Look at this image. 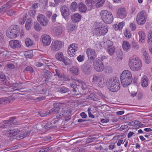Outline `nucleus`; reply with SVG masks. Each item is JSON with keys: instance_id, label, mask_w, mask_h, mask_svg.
<instances>
[{"instance_id": "f257e3e1", "label": "nucleus", "mask_w": 152, "mask_h": 152, "mask_svg": "<svg viewBox=\"0 0 152 152\" xmlns=\"http://www.w3.org/2000/svg\"><path fill=\"white\" fill-rule=\"evenodd\" d=\"M132 79L131 73L128 70L124 71L120 75L121 83L124 87L130 85L132 82Z\"/></svg>"}, {"instance_id": "f03ea898", "label": "nucleus", "mask_w": 152, "mask_h": 152, "mask_svg": "<svg viewBox=\"0 0 152 152\" xmlns=\"http://www.w3.org/2000/svg\"><path fill=\"white\" fill-rule=\"evenodd\" d=\"M107 85L109 89L113 92H116L120 90V83L118 78L113 77L110 78L107 80Z\"/></svg>"}, {"instance_id": "7ed1b4c3", "label": "nucleus", "mask_w": 152, "mask_h": 152, "mask_svg": "<svg viewBox=\"0 0 152 152\" xmlns=\"http://www.w3.org/2000/svg\"><path fill=\"white\" fill-rule=\"evenodd\" d=\"M108 30V26L104 24L100 23H96L95 24L94 32L97 36L105 35Z\"/></svg>"}, {"instance_id": "20e7f679", "label": "nucleus", "mask_w": 152, "mask_h": 152, "mask_svg": "<svg viewBox=\"0 0 152 152\" xmlns=\"http://www.w3.org/2000/svg\"><path fill=\"white\" fill-rule=\"evenodd\" d=\"M129 65L130 69L133 71L139 70L142 66L141 61L137 58H130Z\"/></svg>"}, {"instance_id": "39448f33", "label": "nucleus", "mask_w": 152, "mask_h": 152, "mask_svg": "<svg viewBox=\"0 0 152 152\" xmlns=\"http://www.w3.org/2000/svg\"><path fill=\"white\" fill-rule=\"evenodd\" d=\"M100 16L102 20L106 23H111L113 20L111 13L107 10H102L100 12Z\"/></svg>"}, {"instance_id": "423d86ee", "label": "nucleus", "mask_w": 152, "mask_h": 152, "mask_svg": "<svg viewBox=\"0 0 152 152\" xmlns=\"http://www.w3.org/2000/svg\"><path fill=\"white\" fill-rule=\"evenodd\" d=\"M19 31L17 25H12L11 26L10 29L7 30V35L9 38L15 39L19 35Z\"/></svg>"}, {"instance_id": "0eeeda50", "label": "nucleus", "mask_w": 152, "mask_h": 152, "mask_svg": "<svg viewBox=\"0 0 152 152\" xmlns=\"http://www.w3.org/2000/svg\"><path fill=\"white\" fill-rule=\"evenodd\" d=\"M146 13L144 11L142 10L140 12L136 18L137 23L140 25H143L146 22Z\"/></svg>"}, {"instance_id": "6e6552de", "label": "nucleus", "mask_w": 152, "mask_h": 152, "mask_svg": "<svg viewBox=\"0 0 152 152\" xmlns=\"http://www.w3.org/2000/svg\"><path fill=\"white\" fill-rule=\"evenodd\" d=\"M60 120V118L58 117L54 118L51 122L47 123L45 126V128L47 129L56 128L57 126L59 125V121Z\"/></svg>"}, {"instance_id": "1a4fd4ad", "label": "nucleus", "mask_w": 152, "mask_h": 152, "mask_svg": "<svg viewBox=\"0 0 152 152\" xmlns=\"http://www.w3.org/2000/svg\"><path fill=\"white\" fill-rule=\"evenodd\" d=\"M94 69L97 72H101L104 68L103 62L100 59H96L93 62Z\"/></svg>"}, {"instance_id": "9d476101", "label": "nucleus", "mask_w": 152, "mask_h": 152, "mask_svg": "<svg viewBox=\"0 0 152 152\" xmlns=\"http://www.w3.org/2000/svg\"><path fill=\"white\" fill-rule=\"evenodd\" d=\"M62 43L61 41L58 40L53 41L50 48L53 52L58 51L62 47Z\"/></svg>"}, {"instance_id": "9b49d317", "label": "nucleus", "mask_w": 152, "mask_h": 152, "mask_svg": "<svg viewBox=\"0 0 152 152\" xmlns=\"http://www.w3.org/2000/svg\"><path fill=\"white\" fill-rule=\"evenodd\" d=\"M127 12L125 8L123 7H119L116 11V16L121 19L125 18L127 16Z\"/></svg>"}, {"instance_id": "f8f14e48", "label": "nucleus", "mask_w": 152, "mask_h": 152, "mask_svg": "<svg viewBox=\"0 0 152 152\" xmlns=\"http://www.w3.org/2000/svg\"><path fill=\"white\" fill-rule=\"evenodd\" d=\"M37 20L40 25L43 26H46L48 24V20L43 15L39 14L37 16Z\"/></svg>"}, {"instance_id": "ddd939ff", "label": "nucleus", "mask_w": 152, "mask_h": 152, "mask_svg": "<svg viewBox=\"0 0 152 152\" xmlns=\"http://www.w3.org/2000/svg\"><path fill=\"white\" fill-rule=\"evenodd\" d=\"M86 53L88 59L90 61H92L97 56L95 50L90 48L86 50Z\"/></svg>"}, {"instance_id": "4468645a", "label": "nucleus", "mask_w": 152, "mask_h": 152, "mask_svg": "<svg viewBox=\"0 0 152 152\" xmlns=\"http://www.w3.org/2000/svg\"><path fill=\"white\" fill-rule=\"evenodd\" d=\"M78 49L77 44H72L68 47L67 53L71 57L73 56L75 54V53Z\"/></svg>"}, {"instance_id": "2eb2a0df", "label": "nucleus", "mask_w": 152, "mask_h": 152, "mask_svg": "<svg viewBox=\"0 0 152 152\" xmlns=\"http://www.w3.org/2000/svg\"><path fill=\"white\" fill-rule=\"evenodd\" d=\"M53 105L54 107L53 108L47 111V113H48V115L54 114L56 113H57L58 115H59L58 113L61 109V104L59 103H56L54 104Z\"/></svg>"}, {"instance_id": "dca6fc26", "label": "nucleus", "mask_w": 152, "mask_h": 152, "mask_svg": "<svg viewBox=\"0 0 152 152\" xmlns=\"http://www.w3.org/2000/svg\"><path fill=\"white\" fill-rule=\"evenodd\" d=\"M41 39L42 41L43 45L45 46H48L49 45L51 41V39L48 35L44 34L41 37Z\"/></svg>"}, {"instance_id": "f3484780", "label": "nucleus", "mask_w": 152, "mask_h": 152, "mask_svg": "<svg viewBox=\"0 0 152 152\" xmlns=\"http://www.w3.org/2000/svg\"><path fill=\"white\" fill-rule=\"evenodd\" d=\"M20 132V130L18 129L7 130L4 131V133L7 137H11L18 134Z\"/></svg>"}, {"instance_id": "a211bd4d", "label": "nucleus", "mask_w": 152, "mask_h": 152, "mask_svg": "<svg viewBox=\"0 0 152 152\" xmlns=\"http://www.w3.org/2000/svg\"><path fill=\"white\" fill-rule=\"evenodd\" d=\"M60 10L62 16L65 19H67L70 14L69 10L66 5L62 6L60 8Z\"/></svg>"}, {"instance_id": "6ab92c4d", "label": "nucleus", "mask_w": 152, "mask_h": 152, "mask_svg": "<svg viewBox=\"0 0 152 152\" xmlns=\"http://www.w3.org/2000/svg\"><path fill=\"white\" fill-rule=\"evenodd\" d=\"M91 67L89 63L87 62L83 64L82 67V70L83 72L86 74H89L91 70Z\"/></svg>"}, {"instance_id": "aec40b11", "label": "nucleus", "mask_w": 152, "mask_h": 152, "mask_svg": "<svg viewBox=\"0 0 152 152\" xmlns=\"http://www.w3.org/2000/svg\"><path fill=\"white\" fill-rule=\"evenodd\" d=\"M71 113L68 110L65 111L64 110L62 112V115H59V117L57 115L56 116V118L58 117L61 118H64L66 120H69L71 118Z\"/></svg>"}, {"instance_id": "412c9836", "label": "nucleus", "mask_w": 152, "mask_h": 152, "mask_svg": "<svg viewBox=\"0 0 152 152\" xmlns=\"http://www.w3.org/2000/svg\"><path fill=\"white\" fill-rule=\"evenodd\" d=\"M9 45L13 49L20 48L21 47L19 42L17 40H13L10 41L9 42Z\"/></svg>"}, {"instance_id": "4be33fe9", "label": "nucleus", "mask_w": 152, "mask_h": 152, "mask_svg": "<svg viewBox=\"0 0 152 152\" xmlns=\"http://www.w3.org/2000/svg\"><path fill=\"white\" fill-rule=\"evenodd\" d=\"M43 73V76L45 78V83L46 82L48 81L53 76V74L50 71L47 70H45Z\"/></svg>"}, {"instance_id": "5701e85b", "label": "nucleus", "mask_w": 152, "mask_h": 152, "mask_svg": "<svg viewBox=\"0 0 152 152\" xmlns=\"http://www.w3.org/2000/svg\"><path fill=\"white\" fill-rule=\"evenodd\" d=\"M62 28L60 26H55L53 28V33L56 36L60 35L62 33Z\"/></svg>"}, {"instance_id": "b1692460", "label": "nucleus", "mask_w": 152, "mask_h": 152, "mask_svg": "<svg viewBox=\"0 0 152 152\" xmlns=\"http://www.w3.org/2000/svg\"><path fill=\"white\" fill-rule=\"evenodd\" d=\"M148 79L147 76L144 75L141 80V85L143 87H147L148 85Z\"/></svg>"}, {"instance_id": "393cba45", "label": "nucleus", "mask_w": 152, "mask_h": 152, "mask_svg": "<svg viewBox=\"0 0 152 152\" xmlns=\"http://www.w3.org/2000/svg\"><path fill=\"white\" fill-rule=\"evenodd\" d=\"M79 11L82 13H85L87 10V7L83 3L80 2L78 6Z\"/></svg>"}, {"instance_id": "a878e982", "label": "nucleus", "mask_w": 152, "mask_h": 152, "mask_svg": "<svg viewBox=\"0 0 152 152\" xmlns=\"http://www.w3.org/2000/svg\"><path fill=\"white\" fill-rule=\"evenodd\" d=\"M81 18V15L78 13L75 14L71 16L72 20L73 22H79Z\"/></svg>"}, {"instance_id": "bb28decb", "label": "nucleus", "mask_w": 152, "mask_h": 152, "mask_svg": "<svg viewBox=\"0 0 152 152\" xmlns=\"http://www.w3.org/2000/svg\"><path fill=\"white\" fill-rule=\"evenodd\" d=\"M122 47L124 51L128 52L129 50L130 45L128 42L124 41L122 44Z\"/></svg>"}, {"instance_id": "cd10ccee", "label": "nucleus", "mask_w": 152, "mask_h": 152, "mask_svg": "<svg viewBox=\"0 0 152 152\" xmlns=\"http://www.w3.org/2000/svg\"><path fill=\"white\" fill-rule=\"evenodd\" d=\"M142 55L143 57L144 58L145 62L146 64H149L151 62L150 59L145 50H143Z\"/></svg>"}, {"instance_id": "c85d7f7f", "label": "nucleus", "mask_w": 152, "mask_h": 152, "mask_svg": "<svg viewBox=\"0 0 152 152\" xmlns=\"http://www.w3.org/2000/svg\"><path fill=\"white\" fill-rule=\"evenodd\" d=\"M138 34L140 38L139 42H143L145 38V33L143 31H141L138 32Z\"/></svg>"}, {"instance_id": "c756f323", "label": "nucleus", "mask_w": 152, "mask_h": 152, "mask_svg": "<svg viewBox=\"0 0 152 152\" xmlns=\"http://www.w3.org/2000/svg\"><path fill=\"white\" fill-rule=\"evenodd\" d=\"M13 122V120H12L4 121V129L12 127L13 125H12V123Z\"/></svg>"}, {"instance_id": "7c9ffc66", "label": "nucleus", "mask_w": 152, "mask_h": 152, "mask_svg": "<svg viewBox=\"0 0 152 152\" xmlns=\"http://www.w3.org/2000/svg\"><path fill=\"white\" fill-rule=\"evenodd\" d=\"M33 23L32 22L31 18H28L27 19L25 24V28L27 30H29L31 28Z\"/></svg>"}, {"instance_id": "2f4dec72", "label": "nucleus", "mask_w": 152, "mask_h": 152, "mask_svg": "<svg viewBox=\"0 0 152 152\" xmlns=\"http://www.w3.org/2000/svg\"><path fill=\"white\" fill-rule=\"evenodd\" d=\"M87 99L89 100H92L96 101L98 100V97L96 94H91L87 96Z\"/></svg>"}, {"instance_id": "473e14b6", "label": "nucleus", "mask_w": 152, "mask_h": 152, "mask_svg": "<svg viewBox=\"0 0 152 152\" xmlns=\"http://www.w3.org/2000/svg\"><path fill=\"white\" fill-rule=\"evenodd\" d=\"M0 79L1 83L3 84L8 86L9 82H8L7 80L5 78V76L4 74H0Z\"/></svg>"}, {"instance_id": "72a5a7b5", "label": "nucleus", "mask_w": 152, "mask_h": 152, "mask_svg": "<svg viewBox=\"0 0 152 152\" xmlns=\"http://www.w3.org/2000/svg\"><path fill=\"white\" fill-rule=\"evenodd\" d=\"M55 57L56 59L60 61H62L63 60L64 57L63 53L61 52H59L55 55Z\"/></svg>"}, {"instance_id": "f704fd0d", "label": "nucleus", "mask_w": 152, "mask_h": 152, "mask_svg": "<svg viewBox=\"0 0 152 152\" xmlns=\"http://www.w3.org/2000/svg\"><path fill=\"white\" fill-rule=\"evenodd\" d=\"M70 86L72 88V91L75 92H77L78 91V88H77V85L75 82H73L70 84Z\"/></svg>"}, {"instance_id": "c9c22d12", "label": "nucleus", "mask_w": 152, "mask_h": 152, "mask_svg": "<svg viewBox=\"0 0 152 152\" xmlns=\"http://www.w3.org/2000/svg\"><path fill=\"white\" fill-rule=\"evenodd\" d=\"M98 137V136L97 135L89 136V137L87 139L86 142L88 143L91 142H93L94 140L97 139Z\"/></svg>"}, {"instance_id": "e433bc0d", "label": "nucleus", "mask_w": 152, "mask_h": 152, "mask_svg": "<svg viewBox=\"0 0 152 152\" xmlns=\"http://www.w3.org/2000/svg\"><path fill=\"white\" fill-rule=\"evenodd\" d=\"M71 71L72 73L76 75H77L79 73V69L76 66H74L72 68Z\"/></svg>"}, {"instance_id": "4c0bfd02", "label": "nucleus", "mask_w": 152, "mask_h": 152, "mask_svg": "<svg viewBox=\"0 0 152 152\" xmlns=\"http://www.w3.org/2000/svg\"><path fill=\"white\" fill-rule=\"evenodd\" d=\"M34 29L37 31H40L42 29L41 26L37 22H34Z\"/></svg>"}, {"instance_id": "58836bf2", "label": "nucleus", "mask_w": 152, "mask_h": 152, "mask_svg": "<svg viewBox=\"0 0 152 152\" xmlns=\"http://www.w3.org/2000/svg\"><path fill=\"white\" fill-rule=\"evenodd\" d=\"M25 42L26 45L27 47L30 46L33 44V42L29 38H27L26 39Z\"/></svg>"}, {"instance_id": "ea45409f", "label": "nucleus", "mask_w": 152, "mask_h": 152, "mask_svg": "<svg viewBox=\"0 0 152 152\" xmlns=\"http://www.w3.org/2000/svg\"><path fill=\"white\" fill-rule=\"evenodd\" d=\"M105 0H98L95 6L96 8L101 7L104 4Z\"/></svg>"}, {"instance_id": "a19ab883", "label": "nucleus", "mask_w": 152, "mask_h": 152, "mask_svg": "<svg viewBox=\"0 0 152 152\" xmlns=\"http://www.w3.org/2000/svg\"><path fill=\"white\" fill-rule=\"evenodd\" d=\"M99 86L100 87H103L105 85V81L104 79L102 77H100L98 82L97 83Z\"/></svg>"}, {"instance_id": "79ce46f5", "label": "nucleus", "mask_w": 152, "mask_h": 152, "mask_svg": "<svg viewBox=\"0 0 152 152\" xmlns=\"http://www.w3.org/2000/svg\"><path fill=\"white\" fill-rule=\"evenodd\" d=\"M24 56L27 58H31L33 56L32 50H29L26 52L24 54Z\"/></svg>"}, {"instance_id": "37998d69", "label": "nucleus", "mask_w": 152, "mask_h": 152, "mask_svg": "<svg viewBox=\"0 0 152 152\" xmlns=\"http://www.w3.org/2000/svg\"><path fill=\"white\" fill-rule=\"evenodd\" d=\"M78 6L76 2L74 1L71 4L70 8L71 10L73 11H75L77 9Z\"/></svg>"}, {"instance_id": "c03bdc74", "label": "nucleus", "mask_w": 152, "mask_h": 152, "mask_svg": "<svg viewBox=\"0 0 152 152\" xmlns=\"http://www.w3.org/2000/svg\"><path fill=\"white\" fill-rule=\"evenodd\" d=\"M92 77V82L94 83H97L100 77L99 75H93Z\"/></svg>"}, {"instance_id": "a18cd8bd", "label": "nucleus", "mask_w": 152, "mask_h": 152, "mask_svg": "<svg viewBox=\"0 0 152 152\" xmlns=\"http://www.w3.org/2000/svg\"><path fill=\"white\" fill-rule=\"evenodd\" d=\"M107 52L111 56H112L115 51V48L113 46L108 47Z\"/></svg>"}, {"instance_id": "49530a36", "label": "nucleus", "mask_w": 152, "mask_h": 152, "mask_svg": "<svg viewBox=\"0 0 152 152\" xmlns=\"http://www.w3.org/2000/svg\"><path fill=\"white\" fill-rule=\"evenodd\" d=\"M86 4L88 6L90 7L91 8L95 3L94 0H86Z\"/></svg>"}, {"instance_id": "de8ad7c7", "label": "nucleus", "mask_w": 152, "mask_h": 152, "mask_svg": "<svg viewBox=\"0 0 152 152\" xmlns=\"http://www.w3.org/2000/svg\"><path fill=\"white\" fill-rule=\"evenodd\" d=\"M31 132L30 131H26L23 134H20V136L19 138L20 139H22L23 138L28 136L31 133Z\"/></svg>"}, {"instance_id": "09e8293b", "label": "nucleus", "mask_w": 152, "mask_h": 152, "mask_svg": "<svg viewBox=\"0 0 152 152\" xmlns=\"http://www.w3.org/2000/svg\"><path fill=\"white\" fill-rule=\"evenodd\" d=\"M7 9L5 7V6L3 5L0 7V15H3L6 12Z\"/></svg>"}, {"instance_id": "8fccbe9b", "label": "nucleus", "mask_w": 152, "mask_h": 152, "mask_svg": "<svg viewBox=\"0 0 152 152\" xmlns=\"http://www.w3.org/2000/svg\"><path fill=\"white\" fill-rule=\"evenodd\" d=\"M9 102L8 97H6L0 98V104Z\"/></svg>"}, {"instance_id": "3c124183", "label": "nucleus", "mask_w": 152, "mask_h": 152, "mask_svg": "<svg viewBox=\"0 0 152 152\" xmlns=\"http://www.w3.org/2000/svg\"><path fill=\"white\" fill-rule=\"evenodd\" d=\"M10 87H13L15 88H18L21 86V85L20 83H10L9 82V85Z\"/></svg>"}, {"instance_id": "603ef678", "label": "nucleus", "mask_w": 152, "mask_h": 152, "mask_svg": "<svg viewBox=\"0 0 152 152\" xmlns=\"http://www.w3.org/2000/svg\"><path fill=\"white\" fill-rule=\"evenodd\" d=\"M69 90L68 88L63 87L60 88V92L61 93H65L68 92Z\"/></svg>"}, {"instance_id": "864d4df0", "label": "nucleus", "mask_w": 152, "mask_h": 152, "mask_svg": "<svg viewBox=\"0 0 152 152\" xmlns=\"http://www.w3.org/2000/svg\"><path fill=\"white\" fill-rule=\"evenodd\" d=\"M62 61L66 65H70L72 64L71 61L70 60L67 58H64L63 59V60Z\"/></svg>"}, {"instance_id": "5fc2aeb1", "label": "nucleus", "mask_w": 152, "mask_h": 152, "mask_svg": "<svg viewBox=\"0 0 152 152\" xmlns=\"http://www.w3.org/2000/svg\"><path fill=\"white\" fill-rule=\"evenodd\" d=\"M105 72L107 73H111L112 72L113 69L112 67L110 66H106Z\"/></svg>"}, {"instance_id": "6e6d98bb", "label": "nucleus", "mask_w": 152, "mask_h": 152, "mask_svg": "<svg viewBox=\"0 0 152 152\" xmlns=\"http://www.w3.org/2000/svg\"><path fill=\"white\" fill-rule=\"evenodd\" d=\"M151 40V42H152V31H149L148 34V39L147 42L149 43Z\"/></svg>"}, {"instance_id": "4d7b16f0", "label": "nucleus", "mask_w": 152, "mask_h": 152, "mask_svg": "<svg viewBox=\"0 0 152 152\" xmlns=\"http://www.w3.org/2000/svg\"><path fill=\"white\" fill-rule=\"evenodd\" d=\"M7 14L9 16H13L15 15L16 12L12 10H11L8 11Z\"/></svg>"}, {"instance_id": "13d9d810", "label": "nucleus", "mask_w": 152, "mask_h": 152, "mask_svg": "<svg viewBox=\"0 0 152 152\" xmlns=\"http://www.w3.org/2000/svg\"><path fill=\"white\" fill-rule=\"evenodd\" d=\"M125 36L128 38H129L131 36V34L129 30H126V32L124 33Z\"/></svg>"}, {"instance_id": "bf43d9fd", "label": "nucleus", "mask_w": 152, "mask_h": 152, "mask_svg": "<svg viewBox=\"0 0 152 152\" xmlns=\"http://www.w3.org/2000/svg\"><path fill=\"white\" fill-rule=\"evenodd\" d=\"M24 71H30L33 72H34L33 68L30 66H27L24 70Z\"/></svg>"}, {"instance_id": "052dcab7", "label": "nucleus", "mask_w": 152, "mask_h": 152, "mask_svg": "<svg viewBox=\"0 0 152 152\" xmlns=\"http://www.w3.org/2000/svg\"><path fill=\"white\" fill-rule=\"evenodd\" d=\"M55 71L56 72V74L55 75H57L59 78H61V77L63 76V73L61 74L60 71L58 69H55Z\"/></svg>"}, {"instance_id": "680f3d73", "label": "nucleus", "mask_w": 152, "mask_h": 152, "mask_svg": "<svg viewBox=\"0 0 152 152\" xmlns=\"http://www.w3.org/2000/svg\"><path fill=\"white\" fill-rule=\"evenodd\" d=\"M130 28L132 31H134L136 28L135 23L134 22L131 23L130 24Z\"/></svg>"}, {"instance_id": "e2e57ef3", "label": "nucleus", "mask_w": 152, "mask_h": 152, "mask_svg": "<svg viewBox=\"0 0 152 152\" xmlns=\"http://www.w3.org/2000/svg\"><path fill=\"white\" fill-rule=\"evenodd\" d=\"M132 48L134 49H137L139 48L137 43L135 41H133L132 42Z\"/></svg>"}, {"instance_id": "0e129e2a", "label": "nucleus", "mask_w": 152, "mask_h": 152, "mask_svg": "<svg viewBox=\"0 0 152 152\" xmlns=\"http://www.w3.org/2000/svg\"><path fill=\"white\" fill-rule=\"evenodd\" d=\"M29 13L30 16L33 17L35 16L36 14V10H30L29 12Z\"/></svg>"}, {"instance_id": "69168bd1", "label": "nucleus", "mask_w": 152, "mask_h": 152, "mask_svg": "<svg viewBox=\"0 0 152 152\" xmlns=\"http://www.w3.org/2000/svg\"><path fill=\"white\" fill-rule=\"evenodd\" d=\"M83 150V148H76L73 149V152H82Z\"/></svg>"}, {"instance_id": "338daca9", "label": "nucleus", "mask_w": 152, "mask_h": 152, "mask_svg": "<svg viewBox=\"0 0 152 152\" xmlns=\"http://www.w3.org/2000/svg\"><path fill=\"white\" fill-rule=\"evenodd\" d=\"M84 56L83 55H80L78 57H77V60L79 62H82L84 60Z\"/></svg>"}, {"instance_id": "774afa93", "label": "nucleus", "mask_w": 152, "mask_h": 152, "mask_svg": "<svg viewBox=\"0 0 152 152\" xmlns=\"http://www.w3.org/2000/svg\"><path fill=\"white\" fill-rule=\"evenodd\" d=\"M4 5L5 6V7H6V8L7 10L8 8L11 7L12 6V2L11 1H8Z\"/></svg>"}]
</instances>
